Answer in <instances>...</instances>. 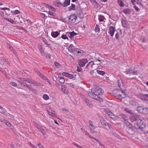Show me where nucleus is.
I'll list each match as a JSON object with an SVG mask.
<instances>
[{
	"label": "nucleus",
	"mask_w": 148,
	"mask_h": 148,
	"mask_svg": "<svg viewBox=\"0 0 148 148\" xmlns=\"http://www.w3.org/2000/svg\"><path fill=\"white\" fill-rule=\"evenodd\" d=\"M94 64V63L93 61H91L88 63L87 66H88L89 65H90L91 67H92Z\"/></svg>",
	"instance_id": "de8ad7c7"
},
{
	"label": "nucleus",
	"mask_w": 148,
	"mask_h": 148,
	"mask_svg": "<svg viewBox=\"0 0 148 148\" xmlns=\"http://www.w3.org/2000/svg\"><path fill=\"white\" fill-rule=\"evenodd\" d=\"M67 32L63 34L61 36V38L64 40H69Z\"/></svg>",
	"instance_id": "5701e85b"
},
{
	"label": "nucleus",
	"mask_w": 148,
	"mask_h": 148,
	"mask_svg": "<svg viewBox=\"0 0 148 148\" xmlns=\"http://www.w3.org/2000/svg\"><path fill=\"white\" fill-rule=\"evenodd\" d=\"M42 78L43 79H45L46 81H47V82L50 85H51V83L50 81L49 80L48 78H46L45 77V76H43L42 77Z\"/></svg>",
	"instance_id": "09e8293b"
},
{
	"label": "nucleus",
	"mask_w": 148,
	"mask_h": 148,
	"mask_svg": "<svg viewBox=\"0 0 148 148\" xmlns=\"http://www.w3.org/2000/svg\"><path fill=\"white\" fill-rule=\"evenodd\" d=\"M143 108L141 106H138L137 108V110L141 113H142Z\"/></svg>",
	"instance_id": "c9c22d12"
},
{
	"label": "nucleus",
	"mask_w": 148,
	"mask_h": 148,
	"mask_svg": "<svg viewBox=\"0 0 148 148\" xmlns=\"http://www.w3.org/2000/svg\"><path fill=\"white\" fill-rule=\"evenodd\" d=\"M43 98L45 100H48L49 99V97L48 95L47 94H45L43 96Z\"/></svg>",
	"instance_id": "a19ab883"
},
{
	"label": "nucleus",
	"mask_w": 148,
	"mask_h": 148,
	"mask_svg": "<svg viewBox=\"0 0 148 148\" xmlns=\"http://www.w3.org/2000/svg\"><path fill=\"white\" fill-rule=\"evenodd\" d=\"M137 97L142 100H145V99L144 98V94L141 93L138 94L137 95Z\"/></svg>",
	"instance_id": "b1692460"
},
{
	"label": "nucleus",
	"mask_w": 148,
	"mask_h": 148,
	"mask_svg": "<svg viewBox=\"0 0 148 148\" xmlns=\"http://www.w3.org/2000/svg\"><path fill=\"white\" fill-rule=\"evenodd\" d=\"M122 23L123 27H128V23L125 20H123L122 21Z\"/></svg>",
	"instance_id": "a878e982"
},
{
	"label": "nucleus",
	"mask_w": 148,
	"mask_h": 148,
	"mask_svg": "<svg viewBox=\"0 0 148 148\" xmlns=\"http://www.w3.org/2000/svg\"><path fill=\"white\" fill-rule=\"evenodd\" d=\"M113 93L115 96L119 97L120 96V90L119 89H115L113 91Z\"/></svg>",
	"instance_id": "dca6fc26"
},
{
	"label": "nucleus",
	"mask_w": 148,
	"mask_h": 148,
	"mask_svg": "<svg viewBox=\"0 0 148 148\" xmlns=\"http://www.w3.org/2000/svg\"><path fill=\"white\" fill-rule=\"evenodd\" d=\"M0 112L3 114L5 115L7 113V111L5 109L2 107V108L0 110Z\"/></svg>",
	"instance_id": "7c9ffc66"
},
{
	"label": "nucleus",
	"mask_w": 148,
	"mask_h": 148,
	"mask_svg": "<svg viewBox=\"0 0 148 148\" xmlns=\"http://www.w3.org/2000/svg\"><path fill=\"white\" fill-rule=\"evenodd\" d=\"M59 82L61 83H64L65 82L64 78L61 77H58V78Z\"/></svg>",
	"instance_id": "c756f323"
},
{
	"label": "nucleus",
	"mask_w": 148,
	"mask_h": 148,
	"mask_svg": "<svg viewBox=\"0 0 148 148\" xmlns=\"http://www.w3.org/2000/svg\"><path fill=\"white\" fill-rule=\"evenodd\" d=\"M47 112H48L49 115L53 117H56V115L55 113V112H50L49 110H47Z\"/></svg>",
	"instance_id": "412c9836"
},
{
	"label": "nucleus",
	"mask_w": 148,
	"mask_h": 148,
	"mask_svg": "<svg viewBox=\"0 0 148 148\" xmlns=\"http://www.w3.org/2000/svg\"><path fill=\"white\" fill-rule=\"evenodd\" d=\"M103 90L99 87L95 86L91 89V92L88 93V96L91 98L100 101H102V99L98 96L101 95Z\"/></svg>",
	"instance_id": "f257e3e1"
},
{
	"label": "nucleus",
	"mask_w": 148,
	"mask_h": 148,
	"mask_svg": "<svg viewBox=\"0 0 148 148\" xmlns=\"http://www.w3.org/2000/svg\"><path fill=\"white\" fill-rule=\"evenodd\" d=\"M12 13H13V14L14 15H16L17 14H18L20 13V12H19L18 10H15L14 11H12Z\"/></svg>",
	"instance_id": "a18cd8bd"
},
{
	"label": "nucleus",
	"mask_w": 148,
	"mask_h": 148,
	"mask_svg": "<svg viewBox=\"0 0 148 148\" xmlns=\"http://www.w3.org/2000/svg\"><path fill=\"white\" fill-rule=\"evenodd\" d=\"M114 31L115 29L113 27L110 26L109 27L108 33L112 37L114 35Z\"/></svg>",
	"instance_id": "9d476101"
},
{
	"label": "nucleus",
	"mask_w": 148,
	"mask_h": 148,
	"mask_svg": "<svg viewBox=\"0 0 148 148\" xmlns=\"http://www.w3.org/2000/svg\"><path fill=\"white\" fill-rule=\"evenodd\" d=\"M77 16L75 14H71L69 17V21L71 23H75L77 20Z\"/></svg>",
	"instance_id": "6e6552de"
},
{
	"label": "nucleus",
	"mask_w": 148,
	"mask_h": 148,
	"mask_svg": "<svg viewBox=\"0 0 148 148\" xmlns=\"http://www.w3.org/2000/svg\"><path fill=\"white\" fill-rule=\"evenodd\" d=\"M37 145L39 148H44V147L40 143H38Z\"/></svg>",
	"instance_id": "864d4df0"
},
{
	"label": "nucleus",
	"mask_w": 148,
	"mask_h": 148,
	"mask_svg": "<svg viewBox=\"0 0 148 148\" xmlns=\"http://www.w3.org/2000/svg\"><path fill=\"white\" fill-rule=\"evenodd\" d=\"M121 116L123 118V120L125 121H126L127 119V116L126 115L122 113L121 114Z\"/></svg>",
	"instance_id": "4c0bfd02"
},
{
	"label": "nucleus",
	"mask_w": 148,
	"mask_h": 148,
	"mask_svg": "<svg viewBox=\"0 0 148 148\" xmlns=\"http://www.w3.org/2000/svg\"><path fill=\"white\" fill-rule=\"evenodd\" d=\"M84 101L86 103L87 105L89 108H92L93 106L90 101L85 98L84 99Z\"/></svg>",
	"instance_id": "9b49d317"
},
{
	"label": "nucleus",
	"mask_w": 148,
	"mask_h": 148,
	"mask_svg": "<svg viewBox=\"0 0 148 148\" xmlns=\"http://www.w3.org/2000/svg\"><path fill=\"white\" fill-rule=\"evenodd\" d=\"M69 51L75 55H77L78 53H81V50L78 48H75L72 45H70L68 48Z\"/></svg>",
	"instance_id": "f03ea898"
},
{
	"label": "nucleus",
	"mask_w": 148,
	"mask_h": 148,
	"mask_svg": "<svg viewBox=\"0 0 148 148\" xmlns=\"http://www.w3.org/2000/svg\"><path fill=\"white\" fill-rule=\"evenodd\" d=\"M95 31L96 32H100V29L98 26L96 25L95 28Z\"/></svg>",
	"instance_id": "ea45409f"
},
{
	"label": "nucleus",
	"mask_w": 148,
	"mask_h": 148,
	"mask_svg": "<svg viewBox=\"0 0 148 148\" xmlns=\"http://www.w3.org/2000/svg\"><path fill=\"white\" fill-rule=\"evenodd\" d=\"M123 12L126 14H130L131 12V10L128 9H126L123 10Z\"/></svg>",
	"instance_id": "2f4dec72"
},
{
	"label": "nucleus",
	"mask_w": 148,
	"mask_h": 148,
	"mask_svg": "<svg viewBox=\"0 0 148 148\" xmlns=\"http://www.w3.org/2000/svg\"><path fill=\"white\" fill-rule=\"evenodd\" d=\"M125 110L127 112L130 113V114H134L133 111L130 110L128 108H126L125 109Z\"/></svg>",
	"instance_id": "c85d7f7f"
},
{
	"label": "nucleus",
	"mask_w": 148,
	"mask_h": 148,
	"mask_svg": "<svg viewBox=\"0 0 148 148\" xmlns=\"http://www.w3.org/2000/svg\"><path fill=\"white\" fill-rule=\"evenodd\" d=\"M5 120L4 119H3L2 118H0V121L2 122H5Z\"/></svg>",
	"instance_id": "e2e57ef3"
},
{
	"label": "nucleus",
	"mask_w": 148,
	"mask_h": 148,
	"mask_svg": "<svg viewBox=\"0 0 148 148\" xmlns=\"http://www.w3.org/2000/svg\"><path fill=\"white\" fill-rule=\"evenodd\" d=\"M5 124L8 126L11 127V126H12V124L8 121L5 120Z\"/></svg>",
	"instance_id": "79ce46f5"
},
{
	"label": "nucleus",
	"mask_w": 148,
	"mask_h": 148,
	"mask_svg": "<svg viewBox=\"0 0 148 148\" xmlns=\"http://www.w3.org/2000/svg\"><path fill=\"white\" fill-rule=\"evenodd\" d=\"M60 33L57 31L52 32L51 33V35L52 37L56 38L60 35Z\"/></svg>",
	"instance_id": "4468645a"
},
{
	"label": "nucleus",
	"mask_w": 148,
	"mask_h": 148,
	"mask_svg": "<svg viewBox=\"0 0 148 148\" xmlns=\"http://www.w3.org/2000/svg\"><path fill=\"white\" fill-rule=\"evenodd\" d=\"M68 36L70 38L72 39V38L73 37V36L76 35V33L74 32H67Z\"/></svg>",
	"instance_id": "2eb2a0df"
},
{
	"label": "nucleus",
	"mask_w": 148,
	"mask_h": 148,
	"mask_svg": "<svg viewBox=\"0 0 148 148\" xmlns=\"http://www.w3.org/2000/svg\"><path fill=\"white\" fill-rule=\"evenodd\" d=\"M115 37L117 39H119V36L118 33H117L116 34L115 36Z\"/></svg>",
	"instance_id": "052dcab7"
},
{
	"label": "nucleus",
	"mask_w": 148,
	"mask_h": 148,
	"mask_svg": "<svg viewBox=\"0 0 148 148\" xmlns=\"http://www.w3.org/2000/svg\"><path fill=\"white\" fill-rule=\"evenodd\" d=\"M7 47L8 48H9L11 50H13V47L11 46L10 44H8L7 45Z\"/></svg>",
	"instance_id": "3c124183"
},
{
	"label": "nucleus",
	"mask_w": 148,
	"mask_h": 148,
	"mask_svg": "<svg viewBox=\"0 0 148 148\" xmlns=\"http://www.w3.org/2000/svg\"><path fill=\"white\" fill-rule=\"evenodd\" d=\"M61 90L62 92L64 93H67V90L66 89V88L65 87V86H61Z\"/></svg>",
	"instance_id": "72a5a7b5"
},
{
	"label": "nucleus",
	"mask_w": 148,
	"mask_h": 148,
	"mask_svg": "<svg viewBox=\"0 0 148 148\" xmlns=\"http://www.w3.org/2000/svg\"><path fill=\"white\" fill-rule=\"evenodd\" d=\"M63 76H65L66 77L70 79H72L73 77V76L72 74H69L67 73L63 72L62 73Z\"/></svg>",
	"instance_id": "f8f14e48"
},
{
	"label": "nucleus",
	"mask_w": 148,
	"mask_h": 148,
	"mask_svg": "<svg viewBox=\"0 0 148 148\" xmlns=\"http://www.w3.org/2000/svg\"><path fill=\"white\" fill-rule=\"evenodd\" d=\"M126 124L130 128H135L134 126H133L129 122H127Z\"/></svg>",
	"instance_id": "37998d69"
},
{
	"label": "nucleus",
	"mask_w": 148,
	"mask_h": 148,
	"mask_svg": "<svg viewBox=\"0 0 148 148\" xmlns=\"http://www.w3.org/2000/svg\"><path fill=\"white\" fill-rule=\"evenodd\" d=\"M144 98L145 99V100H148V94H145Z\"/></svg>",
	"instance_id": "4d7b16f0"
},
{
	"label": "nucleus",
	"mask_w": 148,
	"mask_h": 148,
	"mask_svg": "<svg viewBox=\"0 0 148 148\" xmlns=\"http://www.w3.org/2000/svg\"><path fill=\"white\" fill-rule=\"evenodd\" d=\"M91 2L93 4H95L97 3L96 2L95 0H90Z\"/></svg>",
	"instance_id": "69168bd1"
},
{
	"label": "nucleus",
	"mask_w": 148,
	"mask_h": 148,
	"mask_svg": "<svg viewBox=\"0 0 148 148\" xmlns=\"http://www.w3.org/2000/svg\"><path fill=\"white\" fill-rule=\"evenodd\" d=\"M104 111L105 113L110 118L114 119H116V117L115 115L111 111H110L107 108H106L104 110Z\"/></svg>",
	"instance_id": "423d86ee"
},
{
	"label": "nucleus",
	"mask_w": 148,
	"mask_h": 148,
	"mask_svg": "<svg viewBox=\"0 0 148 148\" xmlns=\"http://www.w3.org/2000/svg\"><path fill=\"white\" fill-rule=\"evenodd\" d=\"M54 63L56 67H58L59 65V64L56 62H55Z\"/></svg>",
	"instance_id": "338daca9"
},
{
	"label": "nucleus",
	"mask_w": 148,
	"mask_h": 148,
	"mask_svg": "<svg viewBox=\"0 0 148 148\" xmlns=\"http://www.w3.org/2000/svg\"><path fill=\"white\" fill-rule=\"evenodd\" d=\"M42 40L44 43L48 47H50L51 46L50 44L48 43V41L45 38H43Z\"/></svg>",
	"instance_id": "bb28decb"
},
{
	"label": "nucleus",
	"mask_w": 148,
	"mask_h": 148,
	"mask_svg": "<svg viewBox=\"0 0 148 148\" xmlns=\"http://www.w3.org/2000/svg\"><path fill=\"white\" fill-rule=\"evenodd\" d=\"M98 19L99 21L102 22L104 20H106V18H105L104 16L101 15H98Z\"/></svg>",
	"instance_id": "6ab92c4d"
},
{
	"label": "nucleus",
	"mask_w": 148,
	"mask_h": 148,
	"mask_svg": "<svg viewBox=\"0 0 148 148\" xmlns=\"http://www.w3.org/2000/svg\"><path fill=\"white\" fill-rule=\"evenodd\" d=\"M3 9L4 10H7L8 11H9L10 10V9L9 8H3Z\"/></svg>",
	"instance_id": "774afa93"
},
{
	"label": "nucleus",
	"mask_w": 148,
	"mask_h": 148,
	"mask_svg": "<svg viewBox=\"0 0 148 148\" xmlns=\"http://www.w3.org/2000/svg\"><path fill=\"white\" fill-rule=\"evenodd\" d=\"M19 79L22 82H23L24 81H25L29 83H32V84L35 86H43V85L40 82H38L37 81H33L32 80L27 79L26 78H22L21 79L19 78Z\"/></svg>",
	"instance_id": "7ed1b4c3"
},
{
	"label": "nucleus",
	"mask_w": 148,
	"mask_h": 148,
	"mask_svg": "<svg viewBox=\"0 0 148 148\" xmlns=\"http://www.w3.org/2000/svg\"><path fill=\"white\" fill-rule=\"evenodd\" d=\"M28 144L30 146H31L32 148H37V147H36L35 145H33L32 143L29 142L28 143Z\"/></svg>",
	"instance_id": "c03bdc74"
},
{
	"label": "nucleus",
	"mask_w": 148,
	"mask_h": 148,
	"mask_svg": "<svg viewBox=\"0 0 148 148\" xmlns=\"http://www.w3.org/2000/svg\"><path fill=\"white\" fill-rule=\"evenodd\" d=\"M97 73L102 75H104L105 74V72L97 70Z\"/></svg>",
	"instance_id": "58836bf2"
},
{
	"label": "nucleus",
	"mask_w": 148,
	"mask_h": 148,
	"mask_svg": "<svg viewBox=\"0 0 148 148\" xmlns=\"http://www.w3.org/2000/svg\"><path fill=\"white\" fill-rule=\"evenodd\" d=\"M136 124L139 127V128L141 130H142L145 127L146 124L141 119H139L137 121Z\"/></svg>",
	"instance_id": "20e7f679"
},
{
	"label": "nucleus",
	"mask_w": 148,
	"mask_h": 148,
	"mask_svg": "<svg viewBox=\"0 0 148 148\" xmlns=\"http://www.w3.org/2000/svg\"><path fill=\"white\" fill-rule=\"evenodd\" d=\"M70 2V0H65L62 6L63 7H67L69 5Z\"/></svg>",
	"instance_id": "aec40b11"
},
{
	"label": "nucleus",
	"mask_w": 148,
	"mask_h": 148,
	"mask_svg": "<svg viewBox=\"0 0 148 148\" xmlns=\"http://www.w3.org/2000/svg\"><path fill=\"white\" fill-rule=\"evenodd\" d=\"M89 127L90 130L92 134H93L94 132H91V130L92 129H94L95 127L94 126L92 125V122L90 120L89 121Z\"/></svg>",
	"instance_id": "a211bd4d"
},
{
	"label": "nucleus",
	"mask_w": 148,
	"mask_h": 148,
	"mask_svg": "<svg viewBox=\"0 0 148 148\" xmlns=\"http://www.w3.org/2000/svg\"><path fill=\"white\" fill-rule=\"evenodd\" d=\"M133 7L137 11H138L139 10V8L136 5H134Z\"/></svg>",
	"instance_id": "6e6d98bb"
},
{
	"label": "nucleus",
	"mask_w": 148,
	"mask_h": 148,
	"mask_svg": "<svg viewBox=\"0 0 148 148\" xmlns=\"http://www.w3.org/2000/svg\"><path fill=\"white\" fill-rule=\"evenodd\" d=\"M47 7L49 8V9H50L51 10H52V11H54V8L51 5H47Z\"/></svg>",
	"instance_id": "8fccbe9b"
},
{
	"label": "nucleus",
	"mask_w": 148,
	"mask_h": 148,
	"mask_svg": "<svg viewBox=\"0 0 148 148\" xmlns=\"http://www.w3.org/2000/svg\"><path fill=\"white\" fill-rule=\"evenodd\" d=\"M140 116L137 114H133L130 117V119L131 121L132 122H134L136 121H137L138 120L140 119Z\"/></svg>",
	"instance_id": "39448f33"
},
{
	"label": "nucleus",
	"mask_w": 148,
	"mask_h": 148,
	"mask_svg": "<svg viewBox=\"0 0 148 148\" xmlns=\"http://www.w3.org/2000/svg\"><path fill=\"white\" fill-rule=\"evenodd\" d=\"M39 131L43 135H45L46 133V131L42 127L40 129V130H39Z\"/></svg>",
	"instance_id": "e433bc0d"
},
{
	"label": "nucleus",
	"mask_w": 148,
	"mask_h": 148,
	"mask_svg": "<svg viewBox=\"0 0 148 148\" xmlns=\"http://www.w3.org/2000/svg\"><path fill=\"white\" fill-rule=\"evenodd\" d=\"M122 95H121V96L122 95H123L124 96L123 97H122V98L123 99L126 96V95H125V92H124V91H122Z\"/></svg>",
	"instance_id": "13d9d810"
},
{
	"label": "nucleus",
	"mask_w": 148,
	"mask_h": 148,
	"mask_svg": "<svg viewBox=\"0 0 148 148\" xmlns=\"http://www.w3.org/2000/svg\"><path fill=\"white\" fill-rule=\"evenodd\" d=\"M142 113L147 114L148 113V108H143Z\"/></svg>",
	"instance_id": "473e14b6"
},
{
	"label": "nucleus",
	"mask_w": 148,
	"mask_h": 148,
	"mask_svg": "<svg viewBox=\"0 0 148 148\" xmlns=\"http://www.w3.org/2000/svg\"><path fill=\"white\" fill-rule=\"evenodd\" d=\"M75 5L73 4H72L68 8L69 10H74L75 9Z\"/></svg>",
	"instance_id": "f704fd0d"
},
{
	"label": "nucleus",
	"mask_w": 148,
	"mask_h": 148,
	"mask_svg": "<svg viewBox=\"0 0 148 148\" xmlns=\"http://www.w3.org/2000/svg\"><path fill=\"white\" fill-rule=\"evenodd\" d=\"M28 6L30 8L33 9H35L36 8H36V4L32 3H29Z\"/></svg>",
	"instance_id": "393cba45"
},
{
	"label": "nucleus",
	"mask_w": 148,
	"mask_h": 148,
	"mask_svg": "<svg viewBox=\"0 0 148 148\" xmlns=\"http://www.w3.org/2000/svg\"><path fill=\"white\" fill-rule=\"evenodd\" d=\"M10 84L12 86H13L14 87L17 86V84L15 82H10Z\"/></svg>",
	"instance_id": "603ef678"
},
{
	"label": "nucleus",
	"mask_w": 148,
	"mask_h": 148,
	"mask_svg": "<svg viewBox=\"0 0 148 148\" xmlns=\"http://www.w3.org/2000/svg\"><path fill=\"white\" fill-rule=\"evenodd\" d=\"M126 74L129 75H137L138 72L136 70L133 69L127 70L126 71H125Z\"/></svg>",
	"instance_id": "0eeeda50"
},
{
	"label": "nucleus",
	"mask_w": 148,
	"mask_h": 148,
	"mask_svg": "<svg viewBox=\"0 0 148 148\" xmlns=\"http://www.w3.org/2000/svg\"><path fill=\"white\" fill-rule=\"evenodd\" d=\"M82 68L79 67L78 66L77 67V71L78 72H80L82 71Z\"/></svg>",
	"instance_id": "5fc2aeb1"
},
{
	"label": "nucleus",
	"mask_w": 148,
	"mask_h": 148,
	"mask_svg": "<svg viewBox=\"0 0 148 148\" xmlns=\"http://www.w3.org/2000/svg\"><path fill=\"white\" fill-rule=\"evenodd\" d=\"M49 14L50 15L52 16H54V13L52 12L51 11H49Z\"/></svg>",
	"instance_id": "bf43d9fd"
},
{
	"label": "nucleus",
	"mask_w": 148,
	"mask_h": 148,
	"mask_svg": "<svg viewBox=\"0 0 148 148\" xmlns=\"http://www.w3.org/2000/svg\"><path fill=\"white\" fill-rule=\"evenodd\" d=\"M100 122L101 124L103 126H106L107 125V123L106 121L103 118L100 119Z\"/></svg>",
	"instance_id": "4be33fe9"
},
{
	"label": "nucleus",
	"mask_w": 148,
	"mask_h": 148,
	"mask_svg": "<svg viewBox=\"0 0 148 148\" xmlns=\"http://www.w3.org/2000/svg\"><path fill=\"white\" fill-rule=\"evenodd\" d=\"M53 4L57 7H61L62 5V4L58 0H56L53 2Z\"/></svg>",
	"instance_id": "ddd939ff"
},
{
	"label": "nucleus",
	"mask_w": 148,
	"mask_h": 148,
	"mask_svg": "<svg viewBox=\"0 0 148 148\" xmlns=\"http://www.w3.org/2000/svg\"><path fill=\"white\" fill-rule=\"evenodd\" d=\"M34 123L35 127L38 130H40V129L42 127L38 123L35 122H34Z\"/></svg>",
	"instance_id": "cd10ccee"
},
{
	"label": "nucleus",
	"mask_w": 148,
	"mask_h": 148,
	"mask_svg": "<svg viewBox=\"0 0 148 148\" xmlns=\"http://www.w3.org/2000/svg\"><path fill=\"white\" fill-rule=\"evenodd\" d=\"M55 86L57 87V88L60 89V85L57 83H56L55 84Z\"/></svg>",
	"instance_id": "680f3d73"
},
{
	"label": "nucleus",
	"mask_w": 148,
	"mask_h": 148,
	"mask_svg": "<svg viewBox=\"0 0 148 148\" xmlns=\"http://www.w3.org/2000/svg\"><path fill=\"white\" fill-rule=\"evenodd\" d=\"M88 62V60L86 59H82L80 60L78 62L80 66L83 67L85 64Z\"/></svg>",
	"instance_id": "1a4fd4ad"
},
{
	"label": "nucleus",
	"mask_w": 148,
	"mask_h": 148,
	"mask_svg": "<svg viewBox=\"0 0 148 148\" xmlns=\"http://www.w3.org/2000/svg\"><path fill=\"white\" fill-rule=\"evenodd\" d=\"M8 116L11 119H13L14 118V116L12 115L9 114Z\"/></svg>",
	"instance_id": "0e129e2a"
},
{
	"label": "nucleus",
	"mask_w": 148,
	"mask_h": 148,
	"mask_svg": "<svg viewBox=\"0 0 148 148\" xmlns=\"http://www.w3.org/2000/svg\"><path fill=\"white\" fill-rule=\"evenodd\" d=\"M38 48L40 52L42 54L43 53V52H44V51L42 47V46H39L38 47Z\"/></svg>",
	"instance_id": "49530a36"
},
{
	"label": "nucleus",
	"mask_w": 148,
	"mask_h": 148,
	"mask_svg": "<svg viewBox=\"0 0 148 148\" xmlns=\"http://www.w3.org/2000/svg\"><path fill=\"white\" fill-rule=\"evenodd\" d=\"M3 19H4L5 20L8 21V22H10L12 24H16L15 21H14V20L10 18H7L5 17H3Z\"/></svg>",
	"instance_id": "f3484780"
}]
</instances>
